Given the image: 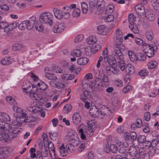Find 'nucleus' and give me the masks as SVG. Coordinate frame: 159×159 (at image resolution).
<instances>
[{
    "mask_svg": "<svg viewBox=\"0 0 159 159\" xmlns=\"http://www.w3.org/2000/svg\"><path fill=\"white\" fill-rule=\"evenodd\" d=\"M81 7L83 12L84 14L86 13L88 10V6L87 4L83 2L81 3Z\"/></svg>",
    "mask_w": 159,
    "mask_h": 159,
    "instance_id": "49530a36",
    "label": "nucleus"
},
{
    "mask_svg": "<svg viewBox=\"0 0 159 159\" xmlns=\"http://www.w3.org/2000/svg\"><path fill=\"white\" fill-rule=\"evenodd\" d=\"M146 35L148 40L149 41L152 40L154 37L153 33L151 31L147 32Z\"/></svg>",
    "mask_w": 159,
    "mask_h": 159,
    "instance_id": "09e8293b",
    "label": "nucleus"
},
{
    "mask_svg": "<svg viewBox=\"0 0 159 159\" xmlns=\"http://www.w3.org/2000/svg\"><path fill=\"white\" fill-rule=\"evenodd\" d=\"M7 149L5 148L0 147V158H5L8 153Z\"/></svg>",
    "mask_w": 159,
    "mask_h": 159,
    "instance_id": "2f4dec72",
    "label": "nucleus"
},
{
    "mask_svg": "<svg viewBox=\"0 0 159 159\" xmlns=\"http://www.w3.org/2000/svg\"><path fill=\"white\" fill-rule=\"evenodd\" d=\"M139 157L143 159H149V155L147 152L146 149L143 147H141L139 149Z\"/></svg>",
    "mask_w": 159,
    "mask_h": 159,
    "instance_id": "f3484780",
    "label": "nucleus"
},
{
    "mask_svg": "<svg viewBox=\"0 0 159 159\" xmlns=\"http://www.w3.org/2000/svg\"><path fill=\"white\" fill-rule=\"evenodd\" d=\"M125 71L129 75L133 74L135 72V69L134 66L131 64H128L126 66Z\"/></svg>",
    "mask_w": 159,
    "mask_h": 159,
    "instance_id": "393cba45",
    "label": "nucleus"
},
{
    "mask_svg": "<svg viewBox=\"0 0 159 159\" xmlns=\"http://www.w3.org/2000/svg\"><path fill=\"white\" fill-rule=\"evenodd\" d=\"M76 7V5L75 4H73L70 5V7H64V9H66V10L69 11H73L74 8H75Z\"/></svg>",
    "mask_w": 159,
    "mask_h": 159,
    "instance_id": "69168bd1",
    "label": "nucleus"
},
{
    "mask_svg": "<svg viewBox=\"0 0 159 159\" xmlns=\"http://www.w3.org/2000/svg\"><path fill=\"white\" fill-rule=\"evenodd\" d=\"M157 65V62L154 61H149L148 64V68L152 69L156 68Z\"/></svg>",
    "mask_w": 159,
    "mask_h": 159,
    "instance_id": "a19ab883",
    "label": "nucleus"
},
{
    "mask_svg": "<svg viewBox=\"0 0 159 159\" xmlns=\"http://www.w3.org/2000/svg\"><path fill=\"white\" fill-rule=\"evenodd\" d=\"M150 21H153L155 19V15L153 14L151 10H148L145 16Z\"/></svg>",
    "mask_w": 159,
    "mask_h": 159,
    "instance_id": "cd10ccee",
    "label": "nucleus"
},
{
    "mask_svg": "<svg viewBox=\"0 0 159 159\" xmlns=\"http://www.w3.org/2000/svg\"><path fill=\"white\" fill-rule=\"evenodd\" d=\"M144 119L147 121H149L151 119V115L149 112H146L144 114Z\"/></svg>",
    "mask_w": 159,
    "mask_h": 159,
    "instance_id": "680f3d73",
    "label": "nucleus"
},
{
    "mask_svg": "<svg viewBox=\"0 0 159 159\" xmlns=\"http://www.w3.org/2000/svg\"><path fill=\"white\" fill-rule=\"evenodd\" d=\"M89 112L91 116L94 117H98L99 119L103 118L106 115V113L104 111L95 107L91 108Z\"/></svg>",
    "mask_w": 159,
    "mask_h": 159,
    "instance_id": "6e6552de",
    "label": "nucleus"
},
{
    "mask_svg": "<svg viewBox=\"0 0 159 159\" xmlns=\"http://www.w3.org/2000/svg\"><path fill=\"white\" fill-rule=\"evenodd\" d=\"M53 16L49 12H43L39 16L40 22L51 26L53 23Z\"/></svg>",
    "mask_w": 159,
    "mask_h": 159,
    "instance_id": "39448f33",
    "label": "nucleus"
},
{
    "mask_svg": "<svg viewBox=\"0 0 159 159\" xmlns=\"http://www.w3.org/2000/svg\"><path fill=\"white\" fill-rule=\"evenodd\" d=\"M134 9L136 12L141 16H145L146 13H145L144 7L141 4H139L136 5Z\"/></svg>",
    "mask_w": 159,
    "mask_h": 159,
    "instance_id": "dca6fc26",
    "label": "nucleus"
},
{
    "mask_svg": "<svg viewBox=\"0 0 159 159\" xmlns=\"http://www.w3.org/2000/svg\"><path fill=\"white\" fill-rule=\"evenodd\" d=\"M96 5L97 10L100 12H102L105 7V2L104 0H97Z\"/></svg>",
    "mask_w": 159,
    "mask_h": 159,
    "instance_id": "6ab92c4d",
    "label": "nucleus"
},
{
    "mask_svg": "<svg viewBox=\"0 0 159 159\" xmlns=\"http://www.w3.org/2000/svg\"><path fill=\"white\" fill-rule=\"evenodd\" d=\"M147 45L148 46L149 48L147 52H146V55L148 57H151L154 55L155 49H157V47L156 46H151L150 45L148 44Z\"/></svg>",
    "mask_w": 159,
    "mask_h": 159,
    "instance_id": "a211bd4d",
    "label": "nucleus"
},
{
    "mask_svg": "<svg viewBox=\"0 0 159 159\" xmlns=\"http://www.w3.org/2000/svg\"><path fill=\"white\" fill-rule=\"evenodd\" d=\"M117 66L120 68V69L122 71L126 70V66L124 61L123 60V58L121 59L118 61V63L117 64Z\"/></svg>",
    "mask_w": 159,
    "mask_h": 159,
    "instance_id": "58836bf2",
    "label": "nucleus"
},
{
    "mask_svg": "<svg viewBox=\"0 0 159 159\" xmlns=\"http://www.w3.org/2000/svg\"><path fill=\"white\" fill-rule=\"evenodd\" d=\"M103 84L101 79L97 78L92 84L91 89H93V91H94L95 90L101 91L103 88Z\"/></svg>",
    "mask_w": 159,
    "mask_h": 159,
    "instance_id": "9d476101",
    "label": "nucleus"
},
{
    "mask_svg": "<svg viewBox=\"0 0 159 159\" xmlns=\"http://www.w3.org/2000/svg\"><path fill=\"white\" fill-rule=\"evenodd\" d=\"M106 146V148H104V149L106 152L107 153L111 150L113 153H115L117 151V148L116 146L114 144H111L110 148H107Z\"/></svg>",
    "mask_w": 159,
    "mask_h": 159,
    "instance_id": "bb28decb",
    "label": "nucleus"
},
{
    "mask_svg": "<svg viewBox=\"0 0 159 159\" xmlns=\"http://www.w3.org/2000/svg\"><path fill=\"white\" fill-rule=\"evenodd\" d=\"M83 36L82 34H80L75 37V43H78L81 42L83 40Z\"/></svg>",
    "mask_w": 159,
    "mask_h": 159,
    "instance_id": "bf43d9fd",
    "label": "nucleus"
},
{
    "mask_svg": "<svg viewBox=\"0 0 159 159\" xmlns=\"http://www.w3.org/2000/svg\"><path fill=\"white\" fill-rule=\"evenodd\" d=\"M97 39L94 36H90L87 39V42L89 44H93L96 43Z\"/></svg>",
    "mask_w": 159,
    "mask_h": 159,
    "instance_id": "473e14b6",
    "label": "nucleus"
},
{
    "mask_svg": "<svg viewBox=\"0 0 159 159\" xmlns=\"http://www.w3.org/2000/svg\"><path fill=\"white\" fill-rule=\"evenodd\" d=\"M128 21L129 24H134V15L132 14H129L128 16Z\"/></svg>",
    "mask_w": 159,
    "mask_h": 159,
    "instance_id": "e2e57ef3",
    "label": "nucleus"
},
{
    "mask_svg": "<svg viewBox=\"0 0 159 159\" xmlns=\"http://www.w3.org/2000/svg\"><path fill=\"white\" fill-rule=\"evenodd\" d=\"M90 93L87 91H84L83 93L80 95V99L84 102H85L87 100H89L90 98Z\"/></svg>",
    "mask_w": 159,
    "mask_h": 159,
    "instance_id": "5701e85b",
    "label": "nucleus"
},
{
    "mask_svg": "<svg viewBox=\"0 0 159 159\" xmlns=\"http://www.w3.org/2000/svg\"><path fill=\"white\" fill-rule=\"evenodd\" d=\"M146 140V137L144 135H140L137 138V141L139 143H143Z\"/></svg>",
    "mask_w": 159,
    "mask_h": 159,
    "instance_id": "3c124183",
    "label": "nucleus"
},
{
    "mask_svg": "<svg viewBox=\"0 0 159 159\" xmlns=\"http://www.w3.org/2000/svg\"><path fill=\"white\" fill-rule=\"evenodd\" d=\"M19 25V24L17 22H14L9 24L8 23V26L5 30V32H8L16 28Z\"/></svg>",
    "mask_w": 159,
    "mask_h": 159,
    "instance_id": "a878e982",
    "label": "nucleus"
},
{
    "mask_svg": "<svg viewBox=\"0 0 159 159\" xmlns=\"http://www.w3.org/2000/svg\"><path fill=\"white\" fill-rule=\"evenodd\" d=\"M27 116V114L25 113H21V115L20 116L18 115H16L15 116V117H16V119L15 120H13L12 122V126H21L22 124L24 122V118L26 117Z\"/></svg>",
    "mask_w": 159,
    "mask_h": 159,
    "instance_id": "1a4fd4ad",
    "label": "nucleus"
},
{
    "mask_svg": "<svg viewBox=\"0 0 159 159\" xmlns=\"http://www.w3.org/2000/svg\"><path fill=\"white\" fill-rule=\"evenodd\" d=\"M31 85L32 86L33 90L34 89V88H35L34 84H32L30 81L28 80L25 81L23 83L22 86V89L26 91V92L27 91H26V90H29L30 88ZM28 91H30V90Z\"/></svg>",
    "mask_w": 159,
    "mask_h": 159,
    "instance_id": "aec40b11",
    "label": "nucleus"
},
{
    "mask_svg": "<svg viewBox=\"0 0 159 159\" xmlns=\"http://www.w3.org/2000/svg\"><path fill=\"white\" fill-rule=\"evenodd\" d=\"M33 107L27 106L26 107V109L28 111L31 112L32 113L36 115V113L37 112V108H35Z\"/></svg>",
    "mask_w": 159,
    "mask_h": 159,
    "instance_id": "603ef678",
    "label": "nucleus"
},
{
    "mask_svg": "<svg viewBox=\"0 0 159 159\" xmlns=\"http://www.w3.org/2000/svg\"><path fill=\"white\" fill-rule=\"evenodd\" d=\"M54 71L57 73L64 74L65 71L64 70H62L60 67L58 66H55L53 68Z\"/></svg>",
    "mask_w": 159,
    "mask_h": 159,
    "instance_id": "5fc2aeb1",
    "label": "nucleus"
},
{
    "mask_svg": "<svg viewBox=\"0 0 159 159\" xmlns=\"http://www.w3.org/2000/svg\"><path fill=\"white\" fill-rule=\"evenodd\" d=\"M159 142V141L156 138L153 139L152 140V142H151L152 148H153L155 147L158 144Z\"/></svg>",
    "mask_w": 159,
    "mask_h": 159,
    "instance_id": "0e129e2a",
    "label": "nucleus"
},
{
    "mask_svg": "<svg viewBox=\"0 0 159 159\" xmlns=\"http://www.w3.org/2000/svg\"><path fill=\"white\" fill-rule=\"evenodd\" d=\"M30 76L33 79L34 82L33 84L35 87L34 88V90L36 92H38L39 93H41L43 95H45L46 93V90L48 89V85L44 82H37L39 80V78L34 74L31 73Z\"/></svg>",
    "mask_w": 159,
    "mask_h": 159,
    "instance_id": "f03ea898",
    "label": "nucleus"
},
{
    "mask_svg": "<svg viewBox=\"0 0 159 159\" xmlns=\"http://www.w3.org/2000/svg\"><path fill=\"white\" fill-rule=\"evenodd\" d=\"M65 28V26L64 23H58L54 26L53 31L54 33H60L64 31Z\"/></svg>",
    "mask_w": 159,
    "mask_h": 159,
    "instance_id": "ddd939ff",
    "label": "nucleus"
},
{
    "mask_svg": "<svg viewBox=\"0 0 159 159\" xmlns=\"http://www.w3.org/2000/svg\"><path fill=\"white\" fill-rule=\"evenodd\" d=\"M130 141L133 142V145L135 146H137V145H136L134 143V141L136 140L137 138V134L135 132L133 131L130 133Z\"/></svg>",
    "mask_w": 159,
    "mask_h": 159,
    "instance_id": "e433bc0d",
    "label": "nucleus"
},
{
    "mask_svg": "<svg viewBox=\"0 0 159 159\" xmlns=\"http://www.w3.org/2000/svg\"><path fill=\"white\" fill-rule=\"evenodd\" d=\"M81 120V116L79 113H75L72 117V122L75 125L78 124Z\"/></svg>",
    "mask_w": 159,
    "mask_h": 159,
    "instance_id": "412c9836",
    "label": "nucleus"
},
{
    "mask_svg": "<svg viewBox=\"0 0 159 159\" xmlns=\"http://www.w3.org/2000/svg\"><path fill=\"white\" fill-rule=\"evenodd\" d=\"M75 146H77L74 145L72 143H68L66 145V147H65L64 144L62 143L61 145L59 148L61 156L64 157L65 156L67 153H70L73 152L75 149Z\"/></svg>",
    "mask_w": 159,
    "mask_h": 159,
    "instance_id": "20e7f679",
    "label": "nucleus"
},
{
    "mask_svg": "<svg viewBox=\"0 0 159 159\" xmlns=\"http://www.w3.org/2000/svg\"><path fill=\"white\" fill-rule=\"evenodd\" d=\"M49 134L51 139L53 140L56 139L57 136V134L56 132H53L52 133L51 132H49Z\"/></svg>",
    "mask_w": 159,
    "mask_h": 159,
    "instance_id": "774afa93",
    "label": "nucleus"
},
{
    "mask_svg": "<svg viewBox=\"0 0 159 159\" xmlns=\"http://www.w3.org/2000/svg\"><path fill=\"white\" fill-rule=\"evenodd\" d=\"M89 10L91 12H93L95 9L96 4L93 1L90 2L89 3Z\"/></svg>",
    "mask_w": 159,
    "mask_h": 159,
    "instance_id": "052dcab7",
    "label": "nucleus"
},
{
    "mask_svg": "<svg viewBox=\"0 0 159 159\" xmlns=\"http://www.w3.org/2000/svg\"><path fill=\"white\" fill-rule=\"evenodd\" d=\"M135 41L136 43L138 45L142 46H147V44L144 41H143L142 39L138 38H135Z\"/></svg>",
    "mask_w": 159,
    "mask_h": 159,
    "instance_id": "37998d69",
    "label": "nucleus"
},
{
    "mask_svg": "<svg viewBox=\"0 0 159 159\" xmlns=\"http://www.w3.org/2000/svg\"><path fill=\"white\" fill-rule=\"evenodd\" d=\"M15 129L13 130L14 132V134H12V132L8 133V134L5 133H1L0 136V141L3 142H7L11 140L12 139L16 138L18 134V130Z\"/></svg>",
    "mask_w": 159,
    "mask_h": 159,
    "instance_id": "423d86ee",
    "label": "nucleus"
},
{
    "mask_svg": "<svg viewBox=\"0 0 159 159\" xmlns=\"http://www.w3.org/2000/svg\"><path fill=\"white\" fill-rule=\"evenodd\" d=\"M111 69H112V70L111 71V74L109 75H114L116 76H117L119 75V71L116 69L114 66L112 67Z\"/></svg>",
    "mask_w": 159,
    "mask_h": 159,
    "instance_id": "13d9d810",
    "label": "nucleus"
},
{
    "mask_svg": "<svg viewBox=\"0 0 159 159\" xmlns=\"http://www.w3.org/2000/svg\"><path fill=\"white\" fill-rule=\"evenodd\" d=\"M54 16L58 19H61L63 17V14L62 12L57 8H54L53 9Z\"/></svg>",
    "mask_w": 159,
    "mask_h": 159,
    "instance_id": "b1692460",
    "label": "nucleus"
},
{
    "mask_svg": "<svg viewBox=\"0 0 159 159\" xmlns=\"http://www.w3.org/2000/svg\"><path fill=\"white\" fill-rule=\"evenodd\" d=\"M82 52L80 50L78 49L74 50L70 52L72 56L75 57H79L81 55Z\"/></svg>",
    "mask_w": 159,
    "mask_h": 159,
    "instance_id": "ea45409f",
    "label": "nucleus"
},
{
    "mask_svg": "<svg viewBox=\"0 0 159 159\" xmlns=\"http://www.w3.org/2000/svg\"><path fill=\"white\" fill-rule=\"evenodd\" d=\"M42 22H37L35 25L36 30L39 31H42L43 30V27L42 25Z\"/></svg>",
    "mask_w": 159,
    "mask_h": 159,
    "instance_id": "de8ad7c7",
    "label": "nucleus"
},
{
    "mask_svg": "<svg viewBox=\"0 0 159 159\" xmlns=\"http://www.w3.org/2000/svg\"><path fill=\"white\" fill-rule=\"evenodd\" d=\"M36 91L34 89L33 90H30V91H26V93H29V96L32 99L36 100L38 101H41L43 98V96L45 95H43V93L40 94L38 93H36Z\"/></svg>",
    "mask_w": 159,
    "mask_h": 159,
    "instance_id": "9b49d317",
    "label": "nucleus"
},
{
    "mask_svg": "<svg viewBox=\"0 0 159 159\" xmlns=\"http://www.w3.org/2000/svg\"><path fill=\"white\" fill-rule=\"evenodd\" d=\"M148 71L146 69H143L140 70L139 72V75L142 76H145L147 75Z\"/></svg>",
    "mask_w": 159,
    "mask_h": 159,
    "instance_id": "4d7b16f0",
    "label": "nucleus"
},
{
    "mask_svg": "<svg viewBox=\"0 0 159 159\" xmlns=\"http://www.w3.org/2000/svg\"><path fill=\"white\" fill-rule=\"evenodd\" d=\"M102 55L103 56V58L105 61H107L108 60L109 57H108V49L107 48H105L102 52Z\"/></svg>",
    "mask_w": 159,
    "mask_h": 159,
    "instance_id": "8fccbe9b",
    "label": "nucleus"
},
{
    "mask_svg": "<svg viewBox=\"0 0 159 159\" xmlns=\"http://www.w3.org/2000/svg\"><path fill=\"white\" fill-rule=\"evenodd\" d=\"M116 45L115 47H116L117 45L119 44H121L123 45L121 43L123 41V36L122 31L119 29H117L116 30Z\"/></svg>",
    "mask_w": 159,
    "mask_h": 159,
    "instance_id": "4468645a",
    "label": "nucleus"
},
{
    "mask_svg": "<svg viewBox=\"0 0 159 159\" xmlns=\"http://www.w3.org/2000/svg\"><path fill=\"white\" fill-rule=\"evenodd\" d=\"M89 59L86 57H81L78 58L77 60V62L79 65H84L87 64Z\"/></svg>",
    "mask_w": 159,
    "mask_h": 159,
    "instance_id": "c9c22d12",
    "label": "nucleus"
},
{
    "mask_svg": "<svg viewBox=\"0 0 159 159\" xmlns=\"http://www.w3.org/2000/svg\"><path fill=\"white\" fill-rule=\"evenodd\" d=\"M35 22V19L32 17L28 20L23 21V24H25L26 28L29 30H31L34 27Z\"/></svg>",
    "mask_w": 159,
    "mask_h": 159,
    "instance_id": "f8f14e48",
    "label": "nucleus"
},
{
    "mask_svg": "<svg viewBox=\"0 0 159 159\" xmlns=\"http://www.w3.org/2000/svg\"><path fill=\"white\" fill-rule=\"evenodd\" d=\"M72 106L70 104L66 105L64 107V110L65 113H68L71 110Z\"/></svg>",
    "mask_w": 159,
    "mask_h": 159,
    "instance_id": "6e6d98bb",
    "label": "nucleus"
},
{
    "mask_svg": "<svg viewBox=\"0 0 159 159\" xmlns=\"http://www.w3.org/2000/svg\"><path fill=\"white\" fill-rule=\"evenodd\" d=\"M152 5L155 10L159 12V0H152Z\"/></svg>",
    "mask_w": 159,
    "mask_h": 159,
    "instance_id": "4c0bfd02",
    "label": "nucleus"
},
{
    "mask_svg": "<svg viewBox=\"0 0 159 159\" xmlns=\"http://www.w3.org/2000/svg\"><path fill=\"white\" fill-rule=\"evenodd\" d=\"M78 130L80 135V138L82 139H84L86 138L84 131L85 134L88 137L91 136L93 134V130L92 127L90 126L86 127L84 124L80 125L79 126Z\"/></svg>",
    "mask_w": 159,
    "mask_h": 159,
    "instance_id": "7ed1b4c3",
    "label": "nucleus"
},
{
    "mask_svg": "<svg viewBox=\"0 0 159 159\" xmlns=\"http://www.w3.org/2000/svg\"><path fill=\"white\" fill-rule=\"evenodd\" d=\"M143 145L144 147H146V148L147 149L152 148L151 142L149 141L146 140L143 144Z\"/></svg>",
    "mask_w": 159,
    "mask_h": 159,
    "instance_id": "338daca9",
    "label": "nucleus"
},
{
    "mask_svg": "<svg viewBox=\"0 0 159 159\" xmlns=\"http://www.w3.org/2000/svg\"><path fill=\"white\" fill-rule=\"evenodd\" d=\"M124 47L121 44L117 45L115 47L114 50L112 51L111 56L108 59L107 61L112 67L116 66L120 60L123 58L121 50H124Z\"/></svg>",
    "mask_w": 159,
    "mask_h": 159,
    "instance_id": "f257e3e1",
    "label": "nucleus"
},
{
    "mask_svg": "<svg viewBox=\"0 0 159 159\" xmlns=\"http://www.w3.org/2000/svg\"><path fill=\"white\" fill-rule=\"evenodd\" d=\"M72 11V15L74 17H77L80 16V11L79 9L75 8Z\"/></svg>",
    "mask_w": 159,
    "mask_h": 159,
    "instance_id": "864d4df0",
    "label": "nucleus"
},
{
    "mask_svg": "<svg viewBox=\"0 0 159 159\" xmlns=\"http://www.w3.org/2000/svg\"><path fill=\"white\" fill-rule=\"evenodd\" d=\"M17 129V130H18V134L20 132V128L18 127L12 128L10 124L4 122L2 130L8 131V133H10V132L11 133V132H12V134H14V132H13L14 131L12 130H13L14 129Z\"/></svg>",
    "mask_w": 159,
    "mask_h": 159,
    "instance_id": "2eb2a0df",
    "label": "nucleus"
},
{
    "mask_svg": "<svg viewBox=\"0 0 159 159\" xmlns=\"http://www.w3.org/2000/svg\"><path fill=\"white\" fill-rule=\"evenodd\" d=\"M99 34L102 35H106L108 33V28L104 25L98 26L97 28Z\"/></svg>",
    "mask_w": 159,
    "mask_h": 159,
    "instance_id": "4be33fe9",
    "label": "nucleus"
},
{
    "mask_svg": "<svg viewBox=\"0 0 159 159\" xmlns=\"http://www.w3.org/2000/svg\"><path fill=\"white\" fill-rule=\"evenodd\" d=\"M13 60L9 57H5L1 61V64L3 65H8L11 63Z\"/></svg>",
    "mask_w": 159,
    "mask_h": 159,
    "instance_id": "72a5a7b5",
    "label": "nucleus"
},
{
    "mask_svg": "<svg viewBox=\"0 0 159 159\" xmlns=\"http://www.w3.org/2000/svg\"><path fill=\"white\" fill-rule=\"evenodd\" d=\"M0 120L3 121H9L10 118L9 116L5 112L0 113Z\"/></svg>",
    "mask_w": 159,
    "mask_h": 159,
    "instance_id": "7c9ffc66",
    "label": "nucleus"
},
{
    "mask_svg": "<svg viewBox=\"0 0 159 159\" xmlns=\"http://www.w3.org/2000/svg\"><path fill=\"white\" fill-rule=\"evenodd\" d=\"M68 136L69 137V142L73 144L76 146L79 144V138L75 131L73 130H70L68 133Z\"/></svg>",
    "mask_w": 159,
    "mask_h": 159,
    "instance_id": "0eeeda50",
    "label": "nucleus"
},
{
    "mask_svg": "<svg viewBox=\"0 0 159 159\" xmlns=\"http://www.w3.org/2000/svg\"><path fill=\"white\" fill-rule=\"evenodd\" d=\"M49 84L52 86L58 88V89H61L65 87V85L60 82H53L51 81L49 82Z\"/></svg>",
    "mask_w": 159,
    "mask_h": 159,
    "instance_id": "c756f323",
    "label": "nucleus"
},
{
    "mask_svg": "<svg viewBox=\"0 0 159 159\" xmlns=\"http://www.w3.org/2000/svg\"><path fill=\"white\" fill-rule=\"evenodd\" d=\"M129 153L131 156H137L138 155L137 149L134 147L131 146L129 149Z\"/></svg>",
    "mask_w": 159,
    "mask_h": 159,
    "instance_id": "c85d7f7f",
    "label": "nucleus"
},
{
    "mask_svg": "<svg viewBox=\"0 0 159 159\" xmlns=\"http://www.w3.org/2000/svg\"><path fill=\"white\" fill-rule=\"evenodd\" d=\"M129 27L134 33L136 34L139 33V28L136 26L134 25V23L129 24Z\"/></svg>",
    "mask_w": 159,
    "mask_h": 159,
    "instance_id": "79ce46f5",
    "label": "nucleus"
},
{
    "mask_svg": "<svg viewBox=\"0 0 159 159\" xmlns=\"http://www.w3.org/2000/svg\"><path fill=\"white\" fill-rule=\"evenodd\" d=\"M12 109L14 111L16 112V113L13 115L14 116H16V115L20 116V115H21V113H24L23 112L22 109L16 106H14L12 107Z\"/></svg>",
    "mask_w": 159,
    "mask_h": 159,
    "instance_id": "f704fd0d",
    "label": "nucleus"
},
{
    "mask_svg": "<svg viewBox=\"0 0 159 159\" xmlns=\"http://www.w3.org/2000/svg\"><path fill=\"white\" fill-rule=\"evenodd\" d=\"M45 77L49 80H56L57 78L56 75L52 73H48L45 75Z\"/></svg>",
    "mask_w": 159,
    "mask_h": 159,
    "instance_id": "a18cd8bd",
    "label": "nucleus"
},
{
    "mask_svg": "<svg viewBox=\"0 0 159 159\" xmlns=\"http://www.w3.org/2000/svg\"><path fill=\"white\" fill-rule=\"evenodd\" d=\"M103 18L105 22H110L113 21L114 17L113 15L110 14L104 16Z\"/></svg>",
    "mask_w": 159,
    "mask_h": 159,
    "instance_id": "c03bdc74",
    "label": "nucleus"
}]
</instances>
